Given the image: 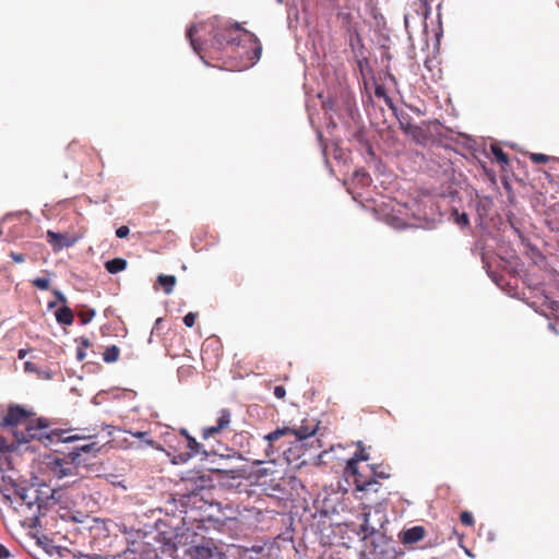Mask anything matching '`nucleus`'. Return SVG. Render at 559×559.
I'll list each match as a JSON object with an SVG mask.
<instances>
[{
    "mask_svg": "<svg viewBox=\"0 0 559 559\" xmlns=\"http://www.w3.org/2000/svg\"><path fill=\"white\" fill-rule=\"evenodd\" d=\"M451 216L453 217L454 222L462 228L469 225V218L466 213H460L459 210L454 209L451 213Z\"/></svg>",
    "mask_w": 559,
    "mask_h": 559,
    "instance_id": "obj_24",
    "label": "nucleus"
},
{
    "mask_svg": "<svg viewBox=\"0 0 559 559\" xmlns=\"http://www.w3.org/2000/svg\"><path fill=\"white\" fill-rule=\"evenodd\" d=\"M32 283H33V285H34L36 288H38V289H40V290H46V289H48V288H49V286H50V282H49V280H48V278H46V277H37V278L33 280V281H32Z\"/></svg>",
    "mask_w": 559,
    "mask_h": 559,
    "instance_id": "obj_30",
    "label": "nucleus"
},
{
    "mask_svg": "<svg viewBox=\"0 0 559 559\" xmlns=\"http://www.w3.org/2000/svg\"><path fill=\"white\" fill-rule=\"evenodd\" d=\"M10 257L15 263H22L25 261V255L23 253L11 252Z\"/></svg>",
    "mask_w": 559,
    "mask_h": 559,
    "instance_id": "obj_37",
    "label": "nucleus"
},
{
    "mask_svg": "<svg viewBox=\"0 0 559 559\" xmlns=\"http://www.w3.org/2000/svg\"><path fill=\"white\" fill-rule=\"evenodd\" d=\"M528 158L534 164H545L555 159V157L542 153H530Z\"/></svg>",
    "mask_w": 559,
    "mask_h": 559,
    "instance_id": "obj_27",
    "label": "nucleus"
},
{
    "mask_svg": "<svg viewBox=\"0 0 559 559\" xmlns=\"http://www.w3.org/2000/svg\"><path fill=\"white\" fill-rule=\"evenodd\" d=\"M27 353H28V349H25V348H21V349H19V352H17V358H19V359H24V358L26 357Z\"/></svg>",
    "mask_w": 559,
    "mask_h": 559,
    "instance_id": "obj_44",
    "label": "nucleus"
},
{
    "mask_svg": "<svg viewBox=\"0 0 559 559\" xmlns=\"http://www.w3.org/2000/svg\"><path fill=\"white\" fill-rule=\"evenodd\" d=\"M370 513H364V523L360 525V532L364 533V538L378 533L377 528L370 524Z\"/></svg>",
    "mask_w": 559,
    "mask_h": 559,
    "instance_id": "obj_21",
    "label": "nucleus"
},
{
    "mask_svg": "<svg viewBox=\"0 0 559 559\" xmlns=\"http://www.w3.org/2000/svg\"><path fill=\"white\" fill-rule=\"evenodd\" d=\"M24 367H25V370H33V365L29 361H26Z\"/></svg>",
    "mask_w": 559,
    "mask_h": 559,
    "instance_id": "obj_45",
    "label": "nucleus"
},
{
    "mask_svg": "<svg viewBox=\"0 0 559 559\" xmlns=\"http://www.w3.org/2000/svg\"><path fill=\"white\" fill-rule=\"evenodd\" d=\"M129 433L140 439L146 445L152 447L154 449H159V445L153 439L150 438L148 431H129Z\"/></svg>",
    "mask_w": 559,
    "mask_h": 559,
    "instance_id": "obj_22",
    "label": "nucleus"
},
{
    "mask_svg": "<svg viewBox=\"0 0 559 559\" xmlns=\"http://www.w3.org/2000/svg\"><path fill=\"white\" fill-rule=\"evenodd\" d=\"M160 321H162V319H157L155 322V325L159 324Z\"/></svg>",
    "mask_w": 559,
    "mask_h": 559,
    "instance_id": "obj_51",
    "label": "nucleus"
},
{
    "mask_svg": "<svg viewBox=\"0 0 559 559\" xmlns=\"http://www.w3.org/2000/svg\"><path fill=\"white\" fill-rule=\"evenodd\" d=\"M10 557V551L4 545L0 544V559H5Z\"/></svg>",
    "mask_w": 559,
    "mask_h": 559,
    "instance_id": "obj_39",
    "label": "nucleus"
},
{
    "mask_svg": "<svg viewBox=\"0 0 559 559\" xmlns=\"http://www.w3.org/2000/svg\"><path fill=\"white\" fill-rule=\"evenodd\" d=\"M191 483V495L189 497L197 498L198 491H201L205 488L211 487V478L206 475H201L193 480V478L185 479L186 487L188 488V484Z\"/></svg>",
    "mask_w": 559,
    "mask_h": 559,
    "instance_id": "obj_14",
    "label": "nucleus"
},
{
    "mask_svg": "<svg viewBox=\"0 0 559 559\" xmlns=\"http://www.w3.org/2000/svg\"><path fill=\"white\" fill-rule=\"evenodd\" d=\"M55 316H56L57 322L60 324H64V325H71L74 320V314H73L72 310L67 305L60 307L55 312Z\"/></svg>",
    "mask_w": 559,
    "mask_h": 559,
    "instance_id": "obj_16",
    "label": "nucleus"
},
{
    "mask_svg": "<svg viewBox=\"0 0 559 559\" xmlns=\"http://www.w3.org/2000/svg\"><path fill=\"white\" fill-rule=\"evenodd\" d=\"M356 456L364 461L368 460V456H366L365 453L356 454Z\"/></svg>",
    "mask_w": 559,
    "mask_h": 559,
    "instance_id": "obj_47",
    "label": "nucleus"
},
{
    "mask_svg": "<svg viewBox=\"0 0 559 559\" xmlns=\"http://www.w3.org/2000/svg\"><path fill=\"white\" fill-rule=\"evenodd\" d=\"M78 317L82 324H87L95 317V310L81 311L78 313Z\"/></svg>",
    "mask_w": 559,
    "mask_h": 559,
    "instance_id": "obj_29",
    "label": "nucleus"
},
{
    "mask_svg": "<svg viewBox=\"0 0 559 559\" xmlns=\"http://www.w3.org/2000/svg\"><path fill=\"white\" fill-rule=\"evenodd\" d=\"M32 413L22 407L21 405H11L8 408L5 416L2 419L3 427H10L14 430H21L20 427L25 426Z\"/></svg>",
    "mask_w": 559,
    "mask_h": 559,
    "instance_id": "obj_7",
    "label": "nucleus"
},
{
    "mask_svg": "<svg viewBox=\"0 0 559 559\" xmlns=\"http://www.w3.org/2000/svg\"><path fill=\"white\" fill-rule=\"evenodd\" d=\"M437 9H438V15L440 16L441 3L438 4Z\"/></svg>",
    "mask_w": 559,
    "mask_h": 559,
    "instance_id": "obj_50",
    "label": "nucleus"
},
{
    "mask_svg": "<svg viewBox=\"0 0 559 559\" xmlns=\"http://www.w3.org/2000/svg\"><path fill=\"white\" fill-rule=\"evenodd\" d=\"M404 21H405V26L407 27L408 26V15H405Z\"/></svg>",
    "mask_w": 559,
    "mask_h": 559,
    "instance_id": "obj_48",
    "label": "nucleus"
},
{
    "mask_svg": "<svg viewBox=\"0 0 559 559\" xmlns=\"http://www.w3.org/2000/svg\"><path fill=\"white\" fill-rule=\"evenodd\" d=\"M128 262L123 258H115L105 263V269L110 274H117L126 270Z\"/></svg>",
    "mask_w": 559,
    "mask_h": 559,
    "instance_id": "obj_17",
    "label": "nucleus"
},
{
    "mask_svg": "<svg viewBox=\"0 0 559 559\" xmlns=\"http://www.w3.org/2000/svg\"><path fill=\"white\" fill-rule=\"evenodd\" d=\"M185 442H186L187 451L186 452H181V453L177 454L174 457L173 462L176 463V464H178V463H186L191 457L200 454L201 451H202V444L200 442H198L195 440V438H193L192 436L190 438H188Z\"/></svg>",
    "mask_w": 559,
    "mask_h": 559,
    "instance_id": "obj_10",
    "label": "nucleus"
},
{
    "mask_svg": "<svg viewBox=\"0 0 559 559\" xmlns=\"http://www.w3.org/2000/svg\"><path fill=\"white\" fill-rule=\"evenodd\" d=\"M374 95L378 98H383L389 108L394 109V104L391 97L386 94L385 88L382 85H377L374 88Z\"/></svg>",
    "mask_w": 559,
    "mask_h": 559,
    "instance_id": "obj_26",
    "label": "nucleus"
},
{
    "mask_svg": "<svg viewBox=\"0 0 559 559\" xmlns=\"http://www.w3.org/2000/svg\"><path fill=\"white\" fill-rule=\"evenodd\" d=\"M129 233H130L129 227H128V226L122 225V226H120L119 228H117V230H116V236H117L118 238H126V237L129 235Z\"/></svg>",
    "mask_w": 559,
    "mask_h": 559,
    "instance_id": "obj_35",
    "label": "nucleus"
},
{
    "mask_svg": "<svg viewBox=\"0 0 559 559\" xmlns=\"http://www.w3.org/2000/svg\"><path fill=\"white\" fill-rule=\"evenodd\" d=\"M79 464L74 463H66L62 460L56 459L51 462V472L58 478H63L66 476L74 475L75 469Z\"/></svg>",
    "mask_w": 559,
    "mask_h": 559,
    "instance_id": "obj_13",
    "label": "nucleus"
},
{
    "mask_svg": "<svg viewBox=\"0 0 559 559\" xmlns=\"http://www.w3.org/2000/svg\"><path fill=\"white\" fill-rule=\"evenodd\" d=\"M8 450L7 441L3 437H0V453H3Z\"/></svg>",
    "mask_w": 559,
    "mask_h": 559,
    "instance_id": "obj_42",
    "label": "nucleus"
},
{
    "mask_svg": "<svg viewBox=\"0 0 559 559\" xmlns=\"http://www.w3.org/2000/svg\"><path fill=\"white\" fill-rule=\"evenodd\" d=\"M460 521L465 526H473L474 525V516L468 511H463L460 515Z\"/></svg>",
    "mask_w": 559,
    "mask_h": 559,
    "instance_id": "obj_31",
    "label": "nucleus"
},
{
    "mask_svg": "<svg viewBox=\"0 0 559 559\" xmlns=\"http://www.w3.org/2000/svg\"><path fill=\"white\" fill-rule=\"evenodd\" d=\"M346 469L349 471L354 475V484L356 489L359 491H372L378 492L381 484L373 478V476H368L357 468V461L352 459L347 462Z\"/></svg>",
    "mask_w": 559,
    "mask_h": 559,
    "instance_id": "obj_6",
    "label": "nucleus"
},
{
    "mask_svg": "<svg viewBox=\"0 0 559 559\" xmlns=\"http://www.w3.org/2000/svg\"><path fill=\"white\" fill-rule=\"evenodd\" d=\"M26 214H27V212H17V213H15V214H14V213H8V214L3 217L2 222H8L9 219H11V218H13V217H15V216H23V215H26Z\"/></svg>",
    "mask_w": 559,
    "mask_h": 559,
    "instance_id": "obj_38",
    "label": "nucleus"
},
{
    "mask_svg": "<svg viewBox=\"0 0 559 559\" xmlns=\"http://www.w3.org/2000/svg\"><path fill=\"white\" fill-rule=\"evenodd\" d=\"M53 296L56 297V301L58 304H61L62 306H66L67 305V298L66 296L58 289H55L52 292Z\"/></svg>",
    "mask_w": 559,
    "mask_h": 559,
    "instance_id": "obj_34",
    "label": "nucleus"
},
{
    "mask_svg": "<svg viewBox=\"0 0 559 559\" xmlns=\"http://www.w3.org/2000/svg\"><path fill=\"white\" fill-rule=\"evenodd\" d=\"M369 476H373L374 479L377 478H381V479H386L390 477V474L384 472L383 469H379V467H370V475Z\"/></svg>",
    "mask_w": 559,
    "mask_h": 559,
    "instance_id": "obj_32",
    "label": "nucleus"
},
{
    "mask_svg": "<svg viewBox=\"0 0 559 559\" xmlns=\"http://www.w3.org/2000/svg\"><path fill=\"white\" fill-rule=\"evenodd\" d=\"M179 435L183 438V441L191 437L186 428H181L179 430Z\"/></svg>",
    "mask_w": 559,
    "mask_h": 559,
    "instance_id": "obj_43",
    "label": "nucleus"
},
{
    "mask_svg": "<svg viewBox=\"0 0 559 559\" xmlns=\"http://www.w3.org/2000/svg\"><path fill=\"white\" fill-rule=\"evenodd\" d=\"M421 4V15L424 17V20H428L429 16L431 15V3L435 1V0H418Z\"/></svg>",
    "mask_w": 559,
    "mask_h": 559,
    "instance_id": "obj_28",
    "label": "nucleus"
},
{
    "mask_svg": "<svg viewBox=\"0 0 559 559\" xmlns=\"http://www.w3.org/2000/svg\"><path fill=\"white\" fill-rule=\"evenodd\" d=\"M129 550L134 555L133 559H163L171 548L158 536H145L142 540L133 542Z\"/></svg>",
    "mask_w": 559,
    "mask_h": 559,
    "instance_id": "obj_4",
    "label": "nucleus"
},
{
    "mask_svg": "<svg viewBox=\"0 0 559 559\" xmlns=\"http://www.w3.org/2000/svg\"><path fill=\"white\" fill-rule=\"evenodd\" d=\"M2 234H3V231H2V229L0 228V237L2 236Z\"/></svg>",
    "mask_w": 559,
    "mask_h": 559,
    "instance_id": "obj_53",
    "label": "nucleus"
},
{
    "mask_svg": "<svg viewBox=\"0 0 559 559\" xmlns=\"http://www.w3.org/2000/svg\"><path fill=\"white\" fill-rule=\"evenodd\" d=\"M223 552L212 538H202L190 545L186 551V559H223Z\"/></svg>",
    "mask_w": 559,
    "mask_h": 559,
    "instance_id": "obj_5",
    "label": "nucleus"
},
{
    "mask_svg": "<svg viewBox=\"0 0 559 559\" xmlns=\"http://www.w3.org/2000/svg\"><path fill=\"white\" fill-rule=\"evenodd\" d=\"M399 119L400 129L407 135L411 130L416 126L411 122V117L402 115Z\"/></svg>",
    "mask_w": 559,
    "mask_h": 559,
    "instance_id": "obj_25",
    "label": "nucleus"
},
{
    "mask_svg": "<svg viewBox=\"0 0 559 559\" xmlns=\"http://www.w3.org/2000/svg\"><path fill=\"white\" fill-rule=\"evenodd\" d=\"M231 412L227 408H222L217 412L216 425L205 427L202 429L201 437L204 440L215 437L230 428L231 424Z\"/></svg>",
    "mask_w": 559,
    "mask_h": 559,
    "instance_id": "obj_9",
    "label": "nucleus"
},
{
    "mask_svg": "<svg viewBox=\"0 0 559 559\" xmlns=\"http://www.w3.org/2000/svg\"><path fill=\"white\" fill-rule=\"evenodd\" d=\"M157 282L159 285L163 286L164 292L166 294H170L174 290L177 280L174 275H163L162 274L157 277Z\"/></svg>",
    "mask_w": 559,
    "mask_h": 559,
    "instance_id": "obj_18",
    "label": "nucleus"
},
{
    "mask_svg": "<svg viewBox=\"0 0 559 559\" xmlns=\"http://www.w3.org/2000/svg\"><path fill=\"white\" fill-rule=\"evenodd\" d=\"M197 314L193 312H189L183 317V323L188 328H192L195 323Z\"/></svg>",
    "mask_w": 559,
    "mask_h": 559,
    "instance_id": "obj_33",
    "label": "nucleus"
},
{
    "mask_svg": "<svg viewBox=\"0 0 559 559\" xmlns=\"http://www.w3.org/2000/svg\"><path fill=\"white\" fill-rule=\"evenodd\" d=\"M17 495H19L21 501L28 508H32L34 504H38V507H40V503L38 501L39 500L38 489L23 488L20 491H17Z\"/></svg>",
    "mask_w": 559,
    "mask_h": 559,
    "instance_id": "obj_15",
    "label": "nucleus"
},
{
    "mask_svg": "<svg viewBox=\"0 0 559 559\" xmlns=\"http://www.w3.org/2000/svg\"><path fill=\"white\" fill-rule=\"evenodd\" d=\"M48 242L51 245L53 251H59L62 248L71 247L75 243L74 238H69L62 234L55 233L51 230L47 231Z\"/></svg>",
    "mask_w": 559,
    "mask_h": 559,
    "instance_id": "obj_12",
    "label": "nucleus"
},
{
    "mask_svg": "<svg viewBox=\"0 0 559 559\" xmlns=\"http://www.w3.org/2000/svg\"><path fill=\"white\" fill-rule=\"evenodd\" d=\"M74 146H75V145L72 143V144H70V146H69V147H70V150H73V148H74Z\"/></svg>",
    "mask_w": 559,
    "mask_h": 559,
    "instance_id": "obj_52",
    "label": "nucleus"
},
{
    "mask_svg": "<svg viewBox=\"0 0 559 559\" xmlns=\"http://www.w3.org/2000/svg\"><path fill=\"white\" fill-rule=\"evenodd\" d=\"M401 556H403V554H397V552H395V554H394V559H397V558H399V557H401Z\"/></svg>",
    "mask_w": 559,
    "mask_h": 559,
    "instance_id": "obj_49",
    "label": "nucleus"
},
{
    "mask_svg": "<svg viewBox=\"0 0 559 559\" xmlns=\"http://www.w3.org/2000/svg\"><path fill=\"white\" fill-rule=\"evenodd\" d=\"M85 357H86L85 350L83 348L79 347L78 350H76V358H78V360L82 361V360L85 359Z\"/></svg>",
    "mask_w": 559,
    "mask_h": 559,
    "instance_id": "obj_41",
    "label": "nucleus"
},
{
    "mask_svg": "<svg viewBox=\"0 0 559 559\" xmlns=\"http://www.w3.org/2000/svg\"><path fill=\"white\" fill-rule=\"evenodd\" d=\"M119 355H120V349L118 346L116 345H111V346H108L104 354H103V359L105 362H116L118 359H119Z\"/></svg>",
    "mask_w": 559,
    "mask_h": 559,
    "instance_id": "obj_20",
    "label": "nucleus"
},
{
    "mask_svg": "<svg viewBox=\"0 0 559 559\" xmlns=\"http://www.w3.org/2000/svg\"><path fill=\"white\" fill-rule=\"evenodd\" d=\"M407 135L418 144H424L428 139L426 130L419 126H415Z\"/></svg>",
    "mask_w": 559,
    "mask_h": 559,
    "instance_id": "obj_19",
    "label": "nucleus"
},
{
    "mask_svg": "<svg viewBox=\"0 0 559 559\" xmlns=\"http://www.w3.org/2000/svg\"><path fill=\"white\" fill-rule=\"evenodd\" d=\"M79 436H85V439H79L78 441H84L82 444H78L73 448V450L69 453V457L72 460L74 464H81V456L83 454H92L96 455L97 452L100 451L102 445L93 440L92 435L86 433H78Z\"/></svg>",
    "mask_w": 559,
    "mask_h": 559,
    "instance_id": "obj_8",
    "label": "nucleus"
},
{
    "mask_svg": "<svg viewBox=\"0 0 559 559\" xmlns=\"http://www.w3.org/2000/svg\"><path fill=\"white\" fill-rule=\"evenodd\" d=\"M274 395L277 397V399H284L285 395H286V390L283 385H276L274 388Z\"/></svg>",
    "mask_w": 559,
    "mask_h": 559,
    "instance_id": "obj_36",
    "label": "nucleus"
},
{
    "mask_svg": "<svg viewBox=\"0 0 559 559\" xmlns=\"http://www.w3.org/2000/svg\"><path fill=\"white\" fill-rule=\"evenodd\" d=\"M49 423L46 418H31L22 430H14L13 435L17 443H28L33 440L40 441L48 447L55 442H74V440L85 439V436L71 435L70 430L55 429L48 431Z\"/></svg>",
    "mask_w": 559,
    "mask_h": 559,
    "instance_id": "obj_3",
    "label": "nucleus"
},
{
    "mask_svg": "<svg viewBox=\"0 0 559 559\" xmlns=\"http://www.w3.org/2000/svg\"><path fill=\"white\" fill-rule=\"evenodd\" d=\"M205 32L213 33L212 46L217 49H228L231 55L243 59L246 66H252L260 59L262 47L252 33L241 29L238 24L221 27L217 17L192 25L187 29L190 45L198 53L203 49L204 44L200 39V34Z\"/></svg>",
    "mask_w": 559,
    "mask_h": 559,
    "instance_id": "obj_1",
    "label": "nucleus"
},
{
    "mask_svg": "<svg viewBox=\"0 0 559 559\" xmlns=\"http://www.w3.org/2000/svg\"><path fill=\"white\" fill-rule=\"evenodd\" d=\"M317 429L318 425L308 418L275 429L264 436L267 441L266 456L273 462L281 455L289 464L299 461L306 454L307 441L316 435Z\"/></svg>",
    "mask_w": 559,
    "mask_h": 559,
    "instance_id": "obj_2",
    "label": "nucleus"
},
{
    "mask_svg": "<svg viewBox=\"0 0 559 559\" xmlns=\"http://www.w3.org/2000/svg\"><path fill=\"white\" fill-rule=\"evenodd\" d=\"M80 343H81V345H82L83 349H84V348H88V347H91V345H92L91 341H90L87 337H84V336H82V337L80 338Z\"/></svg>",
    "mask_w": 559,
    "mask_h": 559,
    "instance_id": "obj_40",
    "label": "nucleus"
},
{
    "mask_svg": "<svg viewBox=\"0 0 559 559\" xmlns=\"http://www.w3.org/2000/svg\"><path fill=\"white\" fill-rule=\"evenodd\" d=\"M491 153L495 156L496 160L502 165L509 164L508 154L498 145H491Z\"/></svg>",
    "mask_w": 559,
    "mask_h": 559,
    "instance_id": "obj_23",
    "label": "nucleus"
},
{
    "mask_svg": "<svg viewBox=\"0 0 559 559\" xmlns=\"http://www.w3.org/2000/svg\"><path fill=\"white\" fill-rule=\"evenodd\" d=\"M426 536L424 526H413L408 530L402 531L399 535L403 545H413L420 542Z\"/></svg>",
    "mask_w": 559,
    "mask_h": 559,
    "instance_id": "obj_11",
    "label": "nucleus"
},
{
    "mask_svg": "<svg viewBox=\"0 0 559 559\" xmlns=\"http://www.w3.org/2000/svg\"><path fill=\"white\" fill-rule=\"evenodd\" d=\"M57 305H58V302H57L56 300H55V301H49V304H48V308H49V309H52V308H55Z\"/></svg>",
    "mask_w": 559,
    "mask_h": 559,
    "instance_id": "obj_46",
    "label": "nucleus"
}]
</instances>
